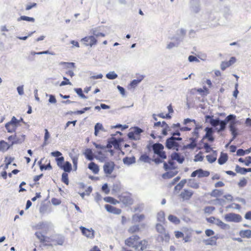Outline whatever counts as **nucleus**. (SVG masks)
Wrapping results in <instances>:
<instances>
[{
    "label": "nucleus",
    "mask_w": 251,
    "mask_h": 251,
    "mask_svg": "<svg viewBox=\"0 0 251 251\" xmlns=\"http://www.w3.org/2000/svg\"><path fill=\"white\" fill-rule=\"evenodd\" d=\"M226 120L227 122V124L229 123L228 127L231 134H239L238 128L236 127L237 121L236 116L233 114H229L226 118Z\"/></svg>",
    "instance_id": "1"
},
{
    "label": "nucleus",
    "mask_w": 251,
    "mask_h": 251,
    "mask_svg": "<svg viewBox=\"0 0 251 251\" xmlns=\"http://www.w3.org/2000/svg\"><path fill=\"white\" fill-rule=\"evenodd\" d=\"M118 198L119 202H122L126 206L131 205L133 203V200L129 193H122L119 196Z\"/></svg>",
    "instance_id": "2"
},
{
    "label": "nucleus",
    "mask_w": 251,
    "mask_h": 251,
    "mask_svg": "<svg viewBox=\"0 0 251 251\" xmlns=\"http://www.w3.org/2000/svg\"><path fill=\"white\" fill-rule=\"evenodd\" d=\"M205 121L206 123H209L212 126L214 127L215 128L221 124V122L223 120L218 117L214 119V116L213 115H206L205 116Z\"/></svg>",
    "instance_id": "3"
},
{
    "label": "nucleus",
    "mask_w": 251,
    "mask_h": 251,
    "mask_svg": "<svg viewBox=\"0 0 251 251\" xmlns=\"http://www.w3.org/2000/svg\"><path fill=\"white\" fill-rule=\"evenodd\" d=\"M225 219L228 222L238 223L241 221L242 217L239 214L229 213L225 216Z\"/></svg>",
    "instance_id": "4"
},
{
    "label": "nucleus",
    "mask_w": 251,
    "mask_h": 251,
    "mask_svg": "<svg viewBox=\"0 0 251 251\" xmlns=\"http://www.w3.org/2000/svg\"><path fill=\"white\" fill-rule=\"evenodd\" d=\"M81 41L84 42L85 46H90L91 47L97 43V40L93 35L86 36L82 38Z\"/></svg>",
    "instance_id": "5"
},
{
    "label": "nucleus",
    "mask_w": 251,
    "mask_h": 251,
    "mask_svg": "<svg viewBox=\"0 0 251 251\" xmlns=\"http://www.w3.org/2000/svg\"><path fill=\"white\" fill-rule=\"evenodd\" d=\"M140 237L137 235H133L129 238H127L125 241L126 245L134 248L136 245L135 243L139 239Z\"/></svg>",
    "instance_id": "6"
},
{
    "label": "nucleus",
    "mask_w": 251,
    "mask_h": 251,
    "mask_svg": "<svg viewBox=\"0 0 251 251\" xmlns=\"http://www.w3.org/2000/svg\"><path fill=\"white\" fill-rule=\"evenodd\" d=\"M147 148L149 150H151V149L155 154H158V152L164 149L163 145L159 143H154L151 145H149Z\"/></svg>",
    "instance_id": "7"
},
{
    "label": "nucleus",
    "mask_w": 251,
    "mask_h": 251,
    "mask_svg": "<svg viewBox=\"0 0 251 251\" xmlns=\"http://www.w3.org/2000/svg\"><path fill=\"white\" fill-rule=\"evenodd\" d=\"M115 166V163L113 161L105 163L103 167L104 173L107 175H110L113 171Z\"/></svg>",
    "instance_id": "8"
},
{
    "label": "nucleus",
    "mask_w": 251,
    "mask_h": 251,
    "mask_svg": "<svg viewBox=\"0 0 251 251\" xmlns=\"http://www.w3.org/2000/svg\"><path fill=\"white\" fill-rule=\"evenodd\" d=\"M194 192L192 190L184 189L180 194V197L183 201L189 200L193 196Z\"/></svg>",
    "instance_id": "9"
},
{
    "label": "nucleus",
    "mask_w": 251,
    "mask_h": 251,
    "mask_svg": "<svg viewBox=\"0 0 251 251\" xmlns=\"http://www.w3.org/2000/svg\"><path fill=\"white\" fill-rule=\"evenodd\" d=\"M104 207L107 212L114 214L119 215L122 212L121 209L116 208L108 204H105Z\"/></svg>",
    "instance_id": "10"
},
{
    "label": "nucleus",
    "mask_w": 251,
    "mask_h": 251,
    "mask_svg": "<svg viewBox=\"0 0 251 251\" xmlns=\"http://www.w3.org/2000/svg\"><path fill=\"white\" fill-rule=\"evenodd\" d=\"M191 7L193 12L198 13L200 11V0H191Z\"/></svg>",
    "instance_id": "11"
},
{
    "label": "nucleus",
    "mask_w": 251,
    "mask_h": 251,
    "mask_svg": "<svg viewBox=\"0 0 251 251\" xmlns=\"http://www.w3.org/2000/svg\"><path fill=\"white\" fill-rule=\"evenodd\" d=\"M80 229L83 235L86 236L89 238H93L94 237V230L91 228L90 229L87 228L84 226H81Z\"/></svg>",
    "instance_id": "12"
},
{
    "label": "nucleus",
    "mask_w": 251,
    "mask_h": 251,
    "mask_svg": "<svg viewBox=\"0 0 251 251\" xmlns=\"http://www.w3.org/2000/svg\"><path fill=\"white\" fill-rule=\"evenodd\" d=\"M171 158L172 160H176L179 164H182L185 160L183 156L176 152L172 153L171 155Z\"/></svg>",
    "instance_id": "13"
},
{
    "label": "nucleus",
    "mask_w": 251,
    "mask_h": 251,
    "mask_svg": "<svg viewBox=\"0 0 251 251\" xmlns=\"http://www.w3.org/2000/svg\"><path fill=\"white\" fill-rule=\"evenodd\" d=\"M178 143L176 142L173 138V137H170L168 138L166 140L165 146L166 148L169 150H172L174 148L175 146L176 147V144Z\"/></svg>",
    "instance_id": "14"
},
{
    "label": "nucleus",
    "mask_w": 251,
    "mask_h": 251,
    "mask_svg": "<svg viewBox=\"0 0 251 251\" xmlns=\"http://www.w3.org/2000/svg\"><path fill=\"white\" fill-rule=\"evenodd\" d=\"M147 245L148 242L145 240H143L135 245L134 249L136 251H143L147 248Z\"/></svg>",
    "instance_id": "15"
},
{
    "label": "nucleus",
    "mask_w": 251,
    "mask_h": 251,
    "mask_svg": "<svg viewBox=\"0 0 251 251\" xmlns=\"http://www.w3.org/2000/svg\"><path fill=\"white\" fill-rule=\"evenodd\" d=\"M163 168L165 171H168L176 169V167L175 166V163L174 160L171 159L168 161V164L166 162H163Z\"/></svg>",
    "instance_id": "16"
},
{
    "label": "nucleus",
    "mask_w": 251,
    "mask_h": 251,
    "mask_svg": "<svg viewBox=\"0 0 251 251\" xmlns=\"http://www.w3.org/2000/svg\"><path fill=\"white\" fill-rule=\"evenodd\" d=\"M12 146H13L11 145V143L9 144L5 141L1 140L0 141V151L4 152L9 149Z\"/></svg>",
    "instance_id": "17"
},
{
    "label": "nucleus",
    "mask_w": 251,
    "mask_h": 251,
    "mask_svg": "<svg viewBox=\"0 0 251 251\" xmlns=\"http://www.w3.org/2000/svg\"><path fill=\"white\" fill-rule=\"evenodd\" d=\"M235 170L237 173H239L241 175H245L248 172H251V168H242L239 166L238 165H237L235 167Z\"/></svg>",
    "instance_id": "18"
},
{
    "label": "nucleus",
    "mask_w": 251,
    "mask_h": 251,
    "mask_svg": "<svg viewBox=\"0 0 251 251\" xmlns=\"http://www.w3.org/2000/svg\"><path fill=\"white\" fill-rule=\"evenodd\" d=\"M88 168L95 174H98L100 170L98 165L93 162H91L88 164Z\"/></svg>",
    "instance_id": "19"
},
{
    "label": "nucleus",
    "mask_w": 251,
    "mask_h": 251,
    "mask_svg": "<svg viewBox=\"0 0 251 251\" xmlns=\"http://www.w3.org/2000/svg\"><path fill=\"white\" fill-rule=\"evenodd\" d=\"M25 139V135H22L20 136H18L15 134L14 135V140L11 142V145L13 146L15 144H21L24 141Z\"/></svg>",
    "instance_id": "20"
},
{
    "label": "nucleus",
    "mask_w": 251,
    "mask_h": 251,
    "mask_svg": "<svg viewBox=\"0 0 251 251\" xmlns=\"http://www.w3.org/2000/svg\"><path fill=\"white\" fill-rule=\"evenodd\" d=\"M228 159V155L227 153L222 152L218 159V162L220 165L224 164Z\"/></svg>",
    "instance_id": "21"
},
{
    "label": "nucleus",
    "mask_w": 251,
    "mask_h": 251,
    "mask_svg": "<svg viewBox=\"0 0 251 251\" xmlns=\"http://www.w3.org/2000/svg\"><path fill=\"white\" fill-rule=\"evenodd\" d=\"M60 168L63 170L64 172L70 173L72 170V166L70 162L66 161Z\"/></svg>",
    "instance_id": "22"
},
{
    "label": "nucleus",
    "mask_w": 251,
    "mask_h": 251,
    "mask_svg": "<svg viewBox=\"0 0 251 251\" xmlns=\"http://www.w3.org/2000/svg\"><path fill=\"white\" fill-rule=\"evenodd\" d=\"M123 163L124 164L127 165H131L136 162V158L134 156L132 157H128L126 156L124 157L123 159Z\"/></svg>",
    "instance_id": "23"
},
{
    "label": "nucleus",
    "mask_w": 251,
    "mask_h": 251,
    "mask_svg": "<svg viewBox=\"0 0 251 251\" xmlns=\"http://www.w3.org/2000/svg\"><path fill=\"white\" fill-rule=\"evenodd\" d=\"M100 30V27H97L95 28H93L91 29L90 32L93 34V36H95L96 37H104L105 36V34L100 32L99 31Z\"/></svg>",
    "instance_id": "24"
},
{
    "label": "nucleus",
    "mask_w": 251,
    "mask_h": 251,
    "mask_svg": "<svg viewBox=\"0 0 251 251\" xmlns=\"http://www.w3.org/2000/svg\"><path fill=\"white\" fill-rule=\"evenodd\" d=\"M226 203V201L224 199H218L211 200L209 202L210 204H213L214 205H218L220 206H223Z\"/></svg>",
    "instance_id": "25"
},
{
    "label": "nucleus",
    "mask_w": 251,
    "mask_h": 251,
    "mask_svg": "<svg viewBox=\"0 0 251 251\" xmlns=\"http://www.w3.org/2000/svg\"><path fill=\"white\" fill-rule=\"evenodd\" d=\"M187 186L194 189H198L200 187V183L196 182L195 179H189Z\"/></svg>",
    "instance_id": "26"
},
{
    "label": "nucleus",
    "mask_w": 251,
    "mask_h": 251,
    "mask_svg": "<svg viewBox=\"0 0 251 251\" xmlns=\"http://www.w3.org/2000/svg\"><path fill=\"white\" fill-rule=\"evenodd\" d=\"M226 125H227V122L226 121V118H225V120H223L221 122V124L219 125L220 127H217L215 128V129L217 131V132L218 133H219L221 132L224 131L226 129Z\"/></svg>",
    "instance_id": "27"
},
{
    "label": "nucleus",
    "mask_w": 251,
    "mask_h": 251,
    "mask_svg": "<svg viewBox=\"0 0 251 251\" xmlns=\"http://www.w3.org/2000/svg\"><path fill=\"white\" fill-rule=\"evenodd\" d=\"M215 224L218 226H220L221 228L223 229H229L230 227V226L224 223L221 220H220L219 219H217L216 220Z\"/></svg>",
    "instance_id": "28"
},
{
    "label": "nucleus",
    "mask_w": 251,
    "mask_h": 251,
    "mask_svg": "<svg viewBox=\"0 0 251 251\" xmlns=\"http://www.w3.org/2000/svg\"><path fill=\"white\" fill-rule=\"evenodd\" d=\"M100 130L105 131V129H104L102 125L100 123H98L94 126V135L96 136H98Z\"/></svg>",
    "instance_id": "29"
},
{
    "label": "nucleus",
    "mask_w": 251,
    "mask_h": 251,
    "mask_svg": "<svg viewBox=\"0 0 251 251\" xmlns=\"http://www.w3.org/2000/svg\"><path fill=\"white\" fill-rule=\"evenodd\" d=\"M240 236L242 238H251V230L250 229L242 230L239 232Z\"/></svg>",
    "instance_id": "30"
},
{
    "label": "nucleus",
    "mask_w": 251,
    "mask_h": 251,
    "mask_svg": "<svg viewBox=\"0 0 251 251\" xmlns=\"http://www.w3.org/2000/svg\"><path fill=\"white\" fill-rule=\"evenodd\" d=\"M177 173H178L177 171H176V172H172V171L167 172L165 173H164L162 175V177L164 179H169V178H171L174 177V176L176 175Z\"/></svg>",
    "instance_id": "31"
},
{
    "label": "nucleus",
    "mask_w": 251,
    "mask_h": 251,
    "mask_svg": "<svg viewBox=\"0 0 251 251\" xmlns=\"http://www.w3.org/2000/svg\"><path fill=\"white\" fill-rule=\"evenodd\" d=\"M111 140L112 141V145H113L115 149H119L121 146V139H117L114 137H112Z\"/></svg>",
    "instance_id": "32"
},
{
    "label": "nucleus",
    "mask_w": 251,
    "mask_h": 251,
    "mask_svg": "<svg viewBox=\"0 0 251 251\" xmlns=\"http://www.w3.org/2000/svg\"><path fill=\"white\" fill-rule=\"evenodd\" d=\"M121 189V183L119 182H117L113 184L112 188V193L114 194L116 193H118L120 191Z\"/></svg>",
    "instance_id": "33"
},
{
    "label": "nucleus",
    "mask_w": 251,
    "mask_h": 251,
    "mask_svg": "<svg viewBox=\"0 0 251 251\" xmlns=\"http://www.w3.org/2000/svg\"><path fill=\"white\" fill-rule=\"evenodd\" d=\"M84 154L86 158L88 160L92 161L94 159V157L92 155L93 152L91 149H87Z\"/></svg>",
    "instance_id": "34"
},
{
    "label": "nucleus",
    "mask_w": 251,
    "mask_h": 251,
    "mask_svg": "<svg viewBox=\"0 0 251 251\" xmlns=\"http://www.w3.org/2000/svg\"><path fill=\"white\" fill-rule=\"evenodd\" d=\"M198 170V177H207L210 175V172L207 171H204L202 169H199Z\"/></svg>",
    "instance_id": "35"
},
{
    "label": "nucleus",
    "mask_w": 251,
    "mask_h": 251,
    "mask_svg": "<svg viewBox=\"0 0 251 251\" xmlns=\"http://www.w3.org/2000/svg\"><path fill=\"white\" fill-rule=\"evenodd\" d=\"M215 239L216 238L215 237H211L208 239L203 240V242L206 245L214 246L216 245Z\"/></svg>",
    "instance_id": "36"
},
{
    "label": "nucleus",
    "mask_w": 251,
    "mask_h": 251,
    "mask_svg": "<svg viewBox=\"0 0 251 251\" xmlns=\"http://www.w3.org/2000/svg\"><path fill=\"white\" fill-rule=\"evenodd\" d=\"M17 21L18 22L21 21H25L29 22H34L35 19L33 17H30L26 16H21L17 19Z\"/></svg>",
    "instance_id": "37"
},
{
    "label": "nucleus",
    "mask_w": 251,
    "mask_h": 251,
    "mask_svg": "<svg viewBox=\"0 0 251 251\" xmlns=\"http://www.w3.org/2000/svg\"><path fill=\"white\" fill-rule=\"evenodd\" d=\"M5 127L7 129V132L9 133H13L16 130L15 126L11 125V124L9 123V122L5 125Z\"/></svg>",
    "instance_id": "38"
},
{
    "label": "nucleus",
    "mask_w": 251,
    "mask_h": 251,
    "mask_svg": "<svg viewBox=\"0 0 251 251\" xmlns=\"http://www.w3.org/2000/svg\"><path fill=\"white\" fill-rule=\"evenodd\" d=\"M187 182V179H183L174 188L175 190L180 191Z\"/></svg>",
    "instance_id": "39"
},
{
    "label": "nucleus",
    "mask_w": 251,
    "mask_h": 251,
    "mask_svg": "<svg viewBox=\"0 0 251 251\" xmlns=\"http://www.w3.org/2000/svg\"><path fill=\"white\" fill-rule=\"evenodd\" d=\"M145 215L144 214H134L132 216V220L134 222H140L142 220H144L145 219Z\"/></svg>",
    "instance_id": "40"
},
{
    "label": "nucleus",
    "mask_w": 251,
    "mask_h": 251,
    "mask_svg": "<svg viewBox=\"0 0 251 251\" xmlns=\"http://www.w3.org/2000/svg\"><path fill=\"white\" fill-rule=\"evenodd\" d=\"M223 192L221 190L214 189L210 194V196L213 197L218 198L222 195Z\"/></svg>",
    "instance_id": "41"
},
{
    "label": "nucleus",
    "mask_w": 251,
    "mask_h": 251,
    "mask_svg": "<svg viewBox=\"0 0 251 251\" xmlns=\"http://www.w3.org/2000/svg\"><path fill=\"white\" fill-rule=\"evenodd\" d=\"M105 76L109 79L113 80L118 77V75L114 71H110L106 74Z\"/></svg>",
    "instance_id": "42"
},
{
    "label": "nucleus",
    "mask_w": 251,
    "mask_h": 251,
    "mask_svg": "<svg viewBox=\"0 0 251 251\" xmlns=\"http://www.w3.org/2000/svg\"><path fill=\"white\" fill-rule=\"evenodd\" d=\"M104 201L107 202H109L113 204H116L117 203H119V201L111 197H105L104 198Z\"/></svg>",
    "instance_id": "43"
},
{
    "label": "nucleus",
    "mask_w": 251,
    "mask_h": 251,
    "mask_svg": "<svg viewBox=\"0 0 251 251\" xmlns=\"http://www.w3.org/2000/svg\"><path fill=\"white\" fill-rule=\"evenodd\" d=\"M144 78V75H141V79H133L130 82V85L131 86V87H136L139 83H140L141 82V81Z\"/></svg>",
    "instance_id": "44"
},
{
    "label": "nucleus",
    "mask_w": 251,
    "mask_h": 251,
    "mask_svg": "<svg viewBox=\"0 0 251 251\" xmlns=\"http://www.w3.org/2000/svg\"><path fill=\"white\" fill-rule=\"evenodd\" d=\"M168 220L172 223L176 225L180 223L179 219L177 217L173 215H170L169 216Z\"/></svg>",
    "instance_id": "45"
},
{
    "label": "nucleus",
    "mask_w": 251,
    "mask_h": 251,
    "mask_svg": "<svg viewBox=\"0 0 251 251\" xmlns=\"http://www.w3.org/2000/svg\"><path fill=\"white\" fill-rule=\"evenodd\" d=\"M157 219L158 222L163 223L165 220L164 212L161 211L159 212L157 215Z\"/></svg>",
    "instance_id": "46"
},
{
    "label": "nucleus",
    "mask_w": 251,
    "mask_h": 251,
    "mask_svg": "<svg viewBox=\"0 0 251 251\" xmlns=\"http://www.w3.org/2000/svg\"><path fill=\"white\" fill-rule=\"evenodd\" d=\"M74 91L75 93L81 98L82 99H87V97H86L83 93L82 89L81 88H75Z\"/></svg>",
    "instance_id": "47"
},
{
    "label": "nucleus",
    "mask_w": 251,
    "mask_h": 251,
    "mask_svg": "<svg viewBox=\"0 0 251 251\" xmlns=\"http://www.w3.org/2000/svg\"><path fill=\"white\" fill-rule=\"evenodd\" d=\"M139 159L141 161H143L145 163H151V159L150 158L149 155H148L146 154H143L141 155V156L140 157Z\"/></svg>",
    "instance_id": "48"
},
{
    "label": "nucleus",
    "mask_w": 251,
    "mask_h": 251,
    "mask_svg": "<svg viewBox=\"0 0 251 251\" xmlns=\"http://www.w3.org/2000/svg\"><path fill=\"white\" fill-rule=\"evenodd\" d=\"M127 137L128 139L133 140H139L140 139V137L136 134H134L133 132H129L127 134Z\"/></svg>",
    "instance_id": "49"
},
{
    "label": "nucleus",
    "mask_w": 251,
    "mask_h": 251,
    "mask_svg": "<svg viewBox=\"0 0 251 251\" xmlns=\"http://www.w3.org/2000/svg\"><path fill=\"white\" fill-rule=\"evenodd\" d=\"M140 230V228L139 225H134L130 226L128 229V231L130 233H134L136 232H138Z\"/></svg>",
    "instance_id": "50"
},
{
    "label": "nucleus",
    "mask_w": 251,
    "mask_h": 251,
    "mask_svg": "<svg viewBox=\"0 0 251 251\" xmlns=\"http://www.w3.org/2000/svg\"><path fill=\"white\" fill-rule=\"evenodd\" d=\"M61 181L65 184L68 185L69 180L68 178V175L67 173L64 172L62 174Z\"/></svg>",
    "instance_id": "51"
},
{
    "label": "nucleus",
    "mask_w": 251,
    "mask_h": 251,
    "mask_svg": "<svg viewBox=\"0 0 251 251\" xmlns=\"http://www.w3.org/2000/svg\"><path fill=\"white\" fill-rule=\"evenodd\" d=\"M9 123L11 124V125L15 126L16 129L18 126H20L18 119L15 116L12 117L11 120L9 121Z\"/></svg>",
    "instance_id": "52"
},
{
    "label": "nucleus",
    "mask_w": 251,
    "mask_h": 251,
    "mask_svg": "<svg viewBox=\"0 0 251 251\" xmlns=\"http://www.w3.org/2000/svg\"><path fill=\"white\" fill-rule=\"evenodd\" d=\"M90 107H85L81 110H77L76 111H70V113H74L75 114L80 115L83 114L85 111L90 110Z\"/></svg>",
    "instance_id": "53"
},
{
    "label": "nucleus",
    "mask_w": 251,
    "mask_h": 251,
    "mask_svg": "<svg viewBox=\"0 0 251 251\" xmlns=\"http://www.w3.org/2000/svg\"><path fill=\"white\" fill-rule=\"evenodd\" d=\"M215 210L214 206H205L203 209L204 213L211 214Z\"/></svg>",
    "instance_id": "54"
},
{
    "label": "nucleus",
    "mask_w": 251,
    "mask_h": 251,
    "mask_svg": "<svg viewBox=\"0 0 251 251\" xmlns=\"http://www.w3.org/2000/svg\"><path fill=\"white\" fill-rule=\"evenodd\" d=\"M204 131L205 132V134L204 136L213 135L214 133V130L212 127L208 126L204 128Z\"/></svg>",
    "instance_id": "55"
},
{
    "label": "nucleus",
    "mask_w": 251,
    "mask_h": 251,
    "mask_svg": "<svg viewBox=\"0 0 251 251\" xmlns=\"http://www.w3.org/2000/svg\"><path fill=\"white\" fill-rule=\"evenodd\" d=\"M130 132H133L134 134H136L140 137V134L143 132V130L138 126H134L133 127V130Z\"/></svg>",
    "instance_id": "56"
},
{
    "label": "nucleus",
    "mask_w": 251,
    "mask_h": 251,
    "mask_svg": "<svg viewBox=\"0 0 251 251\" xmlns=\"http://www.w3.org/2000/svg\"><path fill=\"white\" fill-rule=\"evenodd\" d=\"M70 156L71 157V159H72V162L73 163L74 170L76 171L77 170V162H78V156H72L71 155H70Z\"/></svg>",
    "instance_id": "57"
},
{
    "label": "nucleus",
    "mask_w": 251,
    "mask_h": 251,
    "mask_svg": "<svg viewBox=\"0 0 251 251\" xmlns=\"http://www.w3.org/2000/svg\"><path fill=\"white\" fill-rule=\"evenodd\" d=\"M64 237L62 235H59L56 238V239L54 240L56 243L58 245H62L64 242Z\"/></svg>",
    "instance_id": "58"
},
{
    "label": "nucleus",
    "mask_w": 251,
    "mask_h": 251,
    "mask_svg": "<svg viewBox=\"0 0 251 251\" xmlns=\"http://www.w3.org/2000/svg\"><path fill=\"white\" fill-rule=\"evenodd\" d=\"M35 235L41 243H45V235H43L41 232H35Z\"/></svg>",
    "instance_id": "59"
},
{
    "label": "nucleus",
    "mask_w": 251,
    "mask_h": 251,
    "mask_svg": "<svg viewBox=\"0 0 251 251\" xmlns=\"http://www.w3.org/2000/svg\"><path fill=\"white\" fill-rule=\"evenodd\" d=\"M156 229L157 232L161 234L164 233L165 231V228L164 226L160 224H157L156 225Z\"/></svg>",
    "instance_id": "60"
},
{
    "label": "nucleus",
    "mask_w": 251,
    "mask_h": 251,
    "mask_svg": "<svg viewBox=\"0 0 251 251\" xmlns=\"http://www.w3.org/2000/svg\"><path fill=\"white\" fill-rule=\"evenodd\" d=\"M204 156L202 155V152H200L195 156L194 161L195 162L202 161L203 159Z\"/></svg>",
    "instance_id": "61"
},
{
    "label": "nucleus",
    "mask_w": 251,
    "mask_h": 251,
    "mask_svg": "<svg viewBox=\"0 0 251 251\" xmlns=\"http://www.w3.org/2000/svg\"><path fill=\"white\" fill-rule=\"evenodd\" d=\"M55 161L57 163V166L60 168L63 165V163L64 161V157L61 156L59 157L56 158Z\"/></svg>",
    "instance_id": "62"
},
{
    "label": "nucleus",
    "mask_w": 251,
    "mask_h": 251,
    "mask_svg": "<svg viewBox=\"0 0 251 251\" xmlns=\"http://www.w3.org/2000/svg\"><path fill=\"white\" fill-rule=\"evenodd\" d=\"M63 79L64 80L62 81L60 84V86H63L66 85H71L72 84V83L69 81V79H68L67 77L64 76Z\"/></svg>",
    "instance_id": "63"
},
{
    "label": "nucleus",
    "mask_w": 251,
    "mask_h": 251,
    "mask_svg": "<svg viewBox=\"0 0 251 251\" xmlns=\"http://www.w3.org/2000/svg\"><path fill=\"white\" fill-rule=\"evenodd\" d=\"M101 190L105 194H108L110 192V189L108 187L107 183H104L101 187Z\"/></svg>",
    "instance_id": "64"
}]
</instances>
